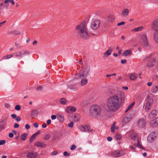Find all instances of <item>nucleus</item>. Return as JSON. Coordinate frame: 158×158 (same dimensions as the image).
Here are the masks:
<instances>
[{
  "label": "nucleus",
  "instance_id": "nucleus-1",
  "mask_svg": "<svg viewBox=\"0 0 158 158\" xmlns=\"http://www.w3.org/2000/svg\"><path fill=\"white\" fill-rule=\"evenodd\" d=\"M122 101V97L119 95L116 94L109 97L106 102V110L114 112L120 108Z\"/></svg>",
  "mask_w": 158,
  "mask_h": 158
},
{
  "label": "nucleus",
  "instance_id": "nucleus-2",
  "mask_svg": "<svg viewBox=\"0 0 158 158\" xmlns=\"http://www.w3.org/2000/svg\"><path fill=\"white\" fill-rule=\"evenodd\" d=\"M75 29L77 31L78 35L81 38L85 40L89 38V36L87 30L85 22H83L77 25Z\"/></svg>",
  "mask_w": 158,
  "mask_h": 158
},
{
  "label": "nucleus",
  "instance_id": "nucleus-3",
  "mask_svg": "<svg viewBox=\"0 0 158 158\" xmlns=\"http://www.w3.org/2000/svg\"><path fill=\"white\" fill-rule=\"evenodd\" d=\"M90 70L89 66L86 67L85 70L84 71L77 74V78L81 79V84L82 86H84L87 83L88 80L85 78L88 75Z\"/></svg>",
  "mask_w": 158,
  "mask_h": 158
},
{
  "label": "nucleus",
  "instance_id": "nucleus-4",
  "mask_svg": "<svg viewBox=\"0 0 158 158\" xmlns=\"http://www.w3.org/2000/svg\"><path fill=\"white\" fill-rule=\"evenodd\" d=\"M101 108L98 105H93L90 108V114L91 116L95 118L99 116L101 113Z\"/></svg>",
  "mask_w": 158,
  "mask_h": 158
},
{
  "label": "nucleus",
  "instance_id": "nucleus-5",
  "mask_svg": "<svg viewBox=\"0 0 158 158\" xmlns=\"http://www.w3.org/2000/svg\"><path fill=\"white\" fill-rule=\"evenodd\" d=\"M140 42L144 47L147 49L150 48V44H149L147 35L145 33H143L140 37Z\"/></svg>",
  "mask_w": 158,
  "mask_h": 158
},
{
  "label": "nucleus",
  "instance_id": "nucleus-6",
  "mask_svg": "<svg viewBox=\"0 0 158 158\" xmlns=\"http://www.w3.org/2000/svg\"><path fill=\"white\" fill-rule=\"evenodd\" d=\"M152 55L149 56H146L144 59L145 60L146 59H148L146 64V66L147 67L150 68L153 67L155 66L156 60L155 58L151 57Z\"/></svg>",
  "mask_w": 158,
  "mask_h": 158
},
{
  "label": "nucleus",
  "instance_id": "nucleus-7",
  "mask_svg": "<svg viewBox=\"0 0 158 158\" xmlns=\"http://www.w3.org/2000/svg\"><path fill=\"white\" fill-rule=\"evenodd\" d=\"M152 27L155 30L154 39L156 42L158 43V22L157 19H155L153 21Z\"/></svg>",
  "mask_w": 158,
  "mask_h": 158
},
{
  "label": "nucleus",
  "instance_id": "nucleus-8",
  "mask_svg": "<svg viewBox=\"0 0 158 158\" xmlns=\"http://www.w3.org/2000/svg\"><path fill=\"white\" fill-rule=\"evenodd\" d=\"M13 54L16 58H20L23 56L28 55L30 54V52L27 50H22L19 52H15Z\"/></svg>",
  "mask_w": 158,
  "mask_h": 158
},
{
  "label": "nucleus",
  "instance_id": "nucleus-9",
  "mask_svg": "<svg viewBox=\"0 0 158 158\" xmlns=\"http://www.w3.org/2000/svg\"><path fill=\"white\" fill-rule=\"evenodd\" d=\"M100 22L99 20L92 21L91 23V27L94 30L98 29L99 27Z\"/></svg>",
  "mask_w": 158,
  "mask_h": 158
},
{
  "label": "nucleus",
  "instance_id": "nucleus-10",
  "mask_svg": "<svg viewBox=\"0 0 158 158\" xmlns=\"http://www.w3.org/2000/svg\"><path fill=\"white\" fill-rule=\"evenodd\" d=\"M124 154V152L122 150L114 151L112 152V156L115 157H119Z\"/></svg>",
  "mask_w": 158,
  "mask_h": 158
},
{
  "label": "nucleus",
  "instance_id": "nucleus-11",
  "mask_svg": "<svg viewBox=\"0 0 158 158\" xmlns=\"http://www.w3.org/2000/svg\"><path fill=\"white\" fill-rule=\"evenodd\" d=\"M8 117H6L5 119H1L0 121V131H1L6 128V123L7 121Z\"/></svg>",
  "mask_w": 158,
  "mask_h": 158
},
{
  "label": "nucleus",
  "instance_id": "nucleus-12",
  "mask_svg": "<svg viewBox=\"0 0 158 158\" xmlns=\"http://www.w3.org/2000/svg\"><path fill=\"white\" fill-rule=\"evenodd\" d=\"M145 125V120L143 118H140L137 122V125L139 128H141L144 127Z\"/></svg>",
  "mask_w": 158,
  "mask_h": 158
},
{
  "label": "nucleus",
  "instance_id": "nucleus-13",
  "mask_svg": "<svg viewBox=\"0 0 158 158\" xmlns=\"http://www.w3.org/2000/svg\"><path fill=\"white\" fill-rule=\"evenodd\" d=\"M6 0L4 1L3 0H0V9H2L6 8H7L9 6V4L6 2Z\"/></svg>",
  "mask_w": 158,
  "mask_h": 158
},
{
  "label": "nucleus",
  "instance_id": "nucleus-14",
  "mask_svg": "<svg viewBox=\"0 0 158 158\" xmlns=\"http://www.w3.org/2000/svg\"><path fill=\"white\" fill-rule=\"evenodd\" d=\"M154 101L153 99H150L147 102L145 107V110L146 111H148L151 109V106L152 104Z\"/></svg>",
  "mask_w": 158,
  "mask_h": 158
},
{
  "label": "nucleus",
  "instance_id": "nucleus-15",
  "mask_svg": "<svg viewBox=\"0 0 158 158\" xmlns=\"http://www.w3.org/2000/svg\"><path fill=\"white\" fill-rule=\"evenodd\" d=\"M81 130L83 132H86L88 131L89 132H91L93 130H90V127L88 125L85 126H82L80 127Z\"/></svg>",
  "mask_w": 158,
  "mask_h": 158
},
{
  "label": "nucleus",
  "instance_id": "nucleus-16",
  "mask_svg": "<svg viewBox=\"0 0 158 158\" xmlns=\"http://www.w3.org/2000/svg\"><path fill=\"white\" fill-rule=\"evenodd\" d=\"M131 119V117L130 114H127L123 118L122 122L124 124L128 123Z\"/></svg>",
  "mask_w": 158,
  "mask_h": 158
},
{
  "label": "nucleus",
  "instance_id": "nucleus-17",
  "mask_svg": "<svg viewBox=\"0 0 158 158\" xmlns=\"http://www.w3.org/2000/svg\"><path fill=\"white\" fill-rule=\"evenodd\" d=\"M37 156V154L36 153L31 152L27 154V158H36Z\"/></svg>",
  "mask_w": 158,
  "mask_h": 158
},
{
  "label": "nucleus",
  "instance_id": "nucleus-18",
  "mask_svg": "<svg viewBox=\"0 0 158 158\" xmlns=\"http://www.w3.org/2000/svg\"><path fill=\"white\" fill-rule=\"evenodd\" d=\"M156 134L154 131L152 132L148 136V139L149 141H152L156 137Z\"/></svg>",
  "mask_w": 158,
  "mask_h": 158
},
{
  "label": "nucleus",
  "instance_id": "nucleus-19",
  "mask_svg": "<svg viewBox=\"0 0 158 158\" xmlns=\"http://www.w3.org/2000/svg\"><path fill=\"white\" fill-rule=\"evenodd\" d=\"M151 126L154 127L158 125V118L154 119L150 122Z\"/></svg>",
  "mask_w": 158,
  "mask_h": 158
},
{
  "label": "nucleus",
  "instance_id": "nucleus-20",
  "mask_svg": "<svg viewBox=\"0 0 158 158\" xmlns=\"http://www.w3.org/2000/svg\"><path fill=\"white\" fill-rule=\"evenodd\" d=\"M40 132V131L39 130L38 131L36 132L35 134H33L30 137V143H32L33 140L35 139L36 136L39 134Z\"/></svg>",
  "mask_w": 158,
  "mask_h": 158
},
{
  "label": "nucleus",
  "instance_id": "nucleus-21",
  "mask_svg": "<svg viewBox=\"0 0 158 158\" xmlns=\"http://www.w3.org/2000/svg\"><path fill=\"white\" fill-rule=\"evenodd\" d=\"M129 10L128 9H125L123 10L122 14V16L123 17H127L128 15Z\"/></svg>",
  "mask_w": 158,
  "mask_h": 158
},
{
  "label": "nucleus",
  "instance_id": "nucleus-22",
  "mask_svg": "<svg viewBox=\"0 0 158 158\" xmlns=\"http://www.w3.org/2000/svg\"><path fill=\"white\" fill-rule=\"evenodd\" d=\"M138 77V75L135 73H132L129 76L130 79L132 81L135 80Z\"/></svg>",
  "mask_w": 158,
  "mask_h": 158
},
{
  "label": "nucleus",
  "instance_id": "nucleus-23",
  "mask_svg": "<svg viewBox=\"0 0 158 158\" xmlns=\"http://www.w3.org/2000/svg\"><path fill=\"white\" fill-rule=\"evenodd\" d=\"M39 111L36 109L33 110H31V116H36L39 113Z\"/></svg>",
  "mask_w": 158,
  "mask_h": 158
},
{
  "label": "nucleus",
  "instance_id": "nucleus-24",
  "mask_svg": "<svg viewBox=\"0 0 158 158\" xmlns=\"http://www.w3.org/2000/svg\"><path fill=\"white\" fill-rule=\"evenodd\" d=\"M35 145L38 147L42 148L46 146V144L45 143L40 142H36L35 143Z\"/></svg>",
  "mask_w": 158,
  "mask_h": 158
},
{
  "label": "nucleus",
  "instance_id": "nucleus-25",
  "mask_svg": "<svg viewBox=\"0 0 158 158\" xmlns=\"http://www.w3.org/2000/svg\"><path fill=\"white\" fill-rule=\"evenodd\" d=\"M112 51V49L110 47L109 48V49L107 51L104 53V55H106V56H110L111 55V53Z\"/></svg>",
  "mask_w": 158,
  "mask_h": 158
},
{
  "label": "nucleus",
  "instance_id": "nucleus-26",
  "mask_svg": "<svg viewBox=\"0 0 158 158\" xmlns=\"http://www.w3.org/2000/svg\"><path fill=\"white\" fill-rule=\"evenodd\" d=\"M57 117L58 119L60 122H63L64 120V117L62 114H58Z\"/></svg>",
  "mask_w": 158,
  "mask_h": 158
},
{
  "label": "nucleus",
  "instance_id": "nucleus-27",
  "mask_svg": "<svg viewBox=\"0 0 158 158\" xmlns=\"http://www.w3.org/2000/svg\"><path fill=\"white\" fill-rule=\"evenodd\" d=\"M107 19V21H108L112 22L114 20V16L112 15H110L108 16Z\"/></svg>",
  "mask_w": 158,
  "mask_h": 158
},
{
  "label": "nucleus",
  "instance_id": "nucleus-28",
  "mask_svg": "<svg viewBox=\"0 0 158 158\" xmlns=\"http://www.w3.org/2000/svg\"><path fill=\"white\" fill-rule=\"evenodd\" d=\"M27 134L25 133L23 134L20 136V139L22 140H25L27 139Z\"/></svg>",
  "mask_w": 158,
  "mask_h": 158
},
{
  "label": "nucleus",
  "instance_id": "nucleus-29",
  "mask_svg": "<svg viewBox=\"0 0 158 158\" xmlns=\"http://www.w3.org/2000/svg\"><path fill=\"white\" fill-rule=\"evenodd\" d=\"M20 32L17 31L13 30L9 32V34H13L14 35H18L19 34Z\"/></svg>",
  "mask_w": 158,
  "mask_h": 158
},
{
  "label": "nucleus",
  "instance_id": "nucleus-30",
  "mask_svg": "<svg viewBox=\"0 0 158 158\" xmlns=\"http://www.w3.org/2000/svg\"><path fill=\"white\" fill-rule=\"evenodd\" d=\"M156 115V110H152L151 113L150 114L149 116L151 118H153Z\"/></svg>",
  "mask_w": 158,
  "mask_h": 158
},
{
  "label": "nucleus",
  "instance_id": "nucleus-31",
  "mask_svg": "<svg viewBox=\"0 0 158 158\" xmlns=\"http://www.w3.org/2000/svg\"><path fill=\"white\" fill-rule=\"evenodd\" d=\"M158 90V86H153L152 87L151 91L153 93L156 92Z\"/></svg>",
  "mask_w": 158,
  "mask_h": 158
},
{
  "label": "nucleus",
  "instance_id": "nucleus-32",
  "mask_svg": "<svg viewBox=\"0 0 158 158\" xmlns=\"http://www.w3.org/2000/svg\"><path fill=\"white\" fill-rule=\"evenodd\" d=\"M135 102H133L128 107L127 109L126 110L125 112L127 113L128 110H130L131 109L133 106L135 105Z\"/></svg>",
  "mask_w": 158,
  "mask_h": 158
},
{
  "label": "nucleus",
  "instance_id": "nucleus-33",
  "mask_svg": "<svg viewBox=\"0 0 158 158\" xmlns=\"http://www.w3.org/2000/svg\"><path fill=\"white\" fill-rule=\"evenodd\" d=\"M60 102L61 104L65 105L66 104L67 102L64 98H62L60 99Z\"/></svg>",
  "mask_w": 158,
  "mask_h": 158
},
{
  "label": "nucleus",
  "instance_id": "nucleus-34",
  "mask_svg": "<svg viewBox=\"0 0 158 158\" xmlns=\"http://www.w3.org/2000/svg\"><path fill=\"white\" fill-rule=\"evenodd\" d=\"M13 57L12 54L8 55L3 56L2 59L3 60L6 59L10 58Z\"/></svg>",
  "mask_w": 158,
  "mask_h": 158
},
{
  "label": "nucleus",
  "instance_id": "nucleus-35",
  "mask_svg": "<svg viewBox=\"0 0 158 158\" xmlns=\"http://www.w3.org/2000/svg\"><path fill=\"white\" fill-rule=\"evenodd\" d=\"M143 28V26L139 27L134 29V30L135 31H141Z\"/></svg>",
  "mask_w": 158,
  "mask_h": 158
},
{
  "label": "nucleus",
  "instance_id": "nucleus-36",
  "mask_svg": "<svg viewBox=\"0 0 158 158\" xmlns=\"http://www.w3.org/2000/svg\"><path fill=\"white\" fill-rule=\"evenodd\" d=\"M137 144L135 145V146L138 147H139L140 148H142L143 149H144V148L143 147V146L141 145V144H140L139 140L138 139H137Z\"/></svg>",
  "mask_w": 158,
  "mask_h": 158
},
{
  "label": "nucleus",
  "instance_id": "nucleus-37",
  "mask_svg": "<svg viewBox=\"0 0 158 158\" xmlns=\"http://www.w3.org/2000/svg\"><path fill=\"white\" fill-rule=\"evenodd\" d=\"M131 137L133 139L135 140L137 138V135L136 133H133L131 135Z\"/></svg>",
  "mask_w": 158,
  "mask_h": 158
},
{
  "label": "nucleus",
  "instance_id": "nucleus-38",
  "mask_svg": "<svg viewBox=\"0 0 158 158\" xmlns=\"http://www.w3.org/2000/svg\"><path fill=\"white\" fill-rule=\"evenodd\" d=\"M131 52V51L129 50H127L126 51H125L123 53V55L125 56H127Z\"/></svg>",
  "mask_w": 158,
  "mask_h": 158
},
{
  "label": "nucleus",
  "instance_id": "nucleus-39",
  "mask_svg": "<svg viewBox=\"0 0 158 158\" xmlns=\"http://www.w3.org/2000/svg\"><path fill=\"white\" fill-rule=\"evenodd\" d=\"M116 139L118 140H120L122 139V136L121 135L119 134H116L115 136Z\"/></svg>",
  "mask_w": 158,
  "mask_h": 158
},
{
  "label": "nucleus",
  "instance_id": "nucleus-40",
  "mask_svg": "<svg viewBox=\"0 0 158 158\" xmlns=\"http://www.w3.org/2000/svg\"><path fill=\"white\" fill-rule=\"evenodd\" d=\"M70 111L72 112H74L76 110V108L74 106H70Z\"/></svg>",
  "mask_w": 158,
  "mask_h": 158
},
{
  "label": "nucleus",
  "instance_id": "nucleus-41",
  "mask_svg": "<svg viewBox=\"0 0 158 158\" xmlns=\"http://www.w3.org/2000/svg\"><path fill=\"white\" fill-rule=\"evenodd\" d=\"M73 118H74V120L75 122L78 121L79 119L78 115H74L73 116Z\"/></svg>",
  "mask_w": 158,
  "mask_h": 158
},
{
  "label": "nucleus",
  "instance_id": "nucleus-42",
  "mask_svg": "<svg viewBox=\"0 0 158 158\" xmlns=\"http://www.w3.org/2000/svg\"><path fill=\"white\" fill-rule=\"evenodd\" d=\"M15 109L16 110L19 111L21 109V107L19 105H17L15 107Z\"/></svg>",
  "mask_w": 158,
  "mask_h": 158
},
{
  "label": "nucleus",
  "instance_id": "nucleus-43",
  "mask_svg": "<svg viewBox=\"0 0 158 158\" xmlns=\"http://www.w3.org/2000/svg\"><path fill=\"white\" fill-rule=\"evenodd\" d=\"M50 138V136L49 134H47L46 135L44 139L45 140H48Z\"/></svg>",
  "mask_w": 158,
  "mask_h": 158
},
{
  "label": "nucleus",
  "instance_id": "nucleus-44",
  "mask_svg": "<svg viewBox=\"0 0 158 158\" xmlns=\"http://www.w3.org/2000/svg\"><path fill=\"white\" fill-rule=\"evenodd\" d=\"M8 3L10 2L11 3L12 5H14L15 4V2L13 0H6Z\"/></svg>",
  "mask_w": 158,
  "mask_h": 158
},
{
  "label": "nucleus",
  "instance_id": "nucleus-45",
  "mask_svg": "<svg viewBox=\"0 0 158 158\" xmlns=\"http://www.w3.org/2000/svg\"><path fill=\"white\" fill-rule=\"evenodd\" d=\"M76 148V147L75 145L74 144L72 145L70 148V149L71 150H73L75 149Z\"/></svg>",
  "mask_w": 158,
  "mask_h": 158
},
{
  "label": "nucleus",
  "instance_id": "nucleus-46",
  "mask_svg": "<svg viewBox=\"0 0 158 158\" xmlns=\"http://www.w3.org/2000/svg\"><path fill=\"white\" fill-rule=\"evenodd\" d=\"M63 155L65 156H69L70 155V154L67 152H64Z\"/></svg>",
  "mask_w": 158,
  "mask_h": 158
},
{
  "label": "nucleus",
  "instance_id": "nucleus-47",
  "mask_svg": "<svg viewBox=\"0 0 158 158\" xmlns=\"http://www.w3.org/2000/svg\"><path fill=\"white\" fill-rule=\"evenodd\" d=\"M73 122H71L69 124L68 126L70 127H73Z\"/></svg>",
  "mask_w": 158,
  "mask_h": 158
},
{
  "label": "nucleus",
  "instance_id": "nucleus-48",
  "mask_svg": "<svg viewBox=\"0 0 158 158\" xmlns=\"http://www.w3.org/2000/svg\"><path fill=\"white\" fill-rule=\"evenodd\" d=\"M70 106L67 107L65 110L66 112L67 113H69L70 111Z\"/></svg>",
  "mask_w": 158,
  "mask_h": 158
},
{
  "label": "nucleus",
  "instance_id": "nucleus-49",
  "mask_svg": "<svg viewBox=\"0 0 158 158\" xmlns=\"http://www.w3.org/2000/svg\"><path fill=\"white\" fill-rule=\"evenodd\" d=\"M6 143V141L5 140H1L0 141V145H2L4 143Z\"/></svg>",
  "mask_w": 158,
  "mask_h": 158
},
{
  "label": "nucleus",
  "instance_id": "nucleus-50",
  "mask_svg": "<svg viewBox=\"0 0 158 158\" xmlns=\"http://www.w3.org/2000/svg\"><path fill=\"white\" fill-rule=\"evenodd\" d=\"M15 45L17 48H20L21 47V45L20 44L18 43L17 42H15Z\"/></svg>",
  "mask_w": 158,
  "mask_h": 158
},
{
  "label": "nucleus",
  "instance_id": "nucleus-51",
  "mask_svg": "<svg viewBox=\"0 0 158 158\" xmlns=\"http://www.w3.org/2000/svg\"><path fill=\"white\" fill-rule=\"evenodd\" d=\"M43 89V87L41 86H38L36 88V89L37 91H40L42 90Z\"/></svg>",
  "mask_w": 158,
  "mask_h": 158
},
{
  "label": "nucleus",
  "instance_id": "nucleus-52",
  "mask_svg": "<svg viewBox=\"0 0 158 158\" xmlns=\"http://www.w3.org/2000/svg\"><path fill=\"white\" fill-rule=\"evenodd\" d=\"M125 24V23L124 22L122 21L121 22L119 23H118V26H120L121 25H124Z\"/></svg>",
  "mask_w": 158,
  "mask_h": 158
},
{
  "label": "nucleus",
  "instance_id": "nucleus-53",
  "mask_svg": "<svg viewBox=\"0 0 158 158\" xmlns=\"http://www.w3.org/2000/svg\"><path fill=\"white\" fill-rule=\"evenodd\" d=\"M127 60L126 59L122 60H121V63L122 64H125L127 62Z\"/></svg>",
  "mask_w": 158,
  "mask_h": 158
},
{
  "label": "nucleus",
  "instance_id": "nucleus-54",
  "mask_svg": "<svg viewBox=\"0 0 158 158\" xmlns=\"http://www.w3.org/2000/svg\"><path fill=\"white\" fill-rule=\"evenodd\" d=\"M115 129V127L111 126V131L113 133L114 132Z\"/></svg>",
  "mask_w": 158,
  "mask_h": 158
},
{
  "label": "nucleus",
  "instance_id": "nucleus-55",
  "mask_svg": "<svg viewBox=\"0 0 158 158\" xmlns=\"http://www.w3.org/2000/svg\"><path fill=\"white\" fill-rule=\"evenodd\" d=\"M6 22V21H4L0 23V28Z\"/></svg>",
  "mask_w": 158,
  "mask_h": 158
},
{
  "label": "nucleus",
  "instance_id": "nucleus-56",
  "mask_svg": "<svg viewBox=\"0 0 158 158\" xmlns=\"http://www.w3.org/2000/svg\"><path fill=\"white\" fill-rule=\"evenodd\" d=\"M4 105H5V107H6V108H8L10 106V104H9L8 103H5L4 104Z\"/></svg>",
  "mask_w": 158,
  "mask_h": 158
},
{
  "label": "nucleus",
  "instance_id": "nucleus-57",
  "mask_svg": "<svg viewBox=\"0 0 158 158\" xmlns=\"http://www.w3.org/2000/svg\"><path fill=\"white\" fill-rule=\"evenodd\" d=\"M25 127L26 129H29L30 128V127L29 124H27L25 125Z\"/></svg>",
  "mask_w": 158,
  "mask_h": 158
},
{
  "label": "nucleus",
  "instance_id": "nucleus-58",
  "mask_svg": "<svg viewBox=\"0 0 158 158\" xmlns=\"http://www.w3.org/2000/svg\"><path fill=\"white\" fill-rule=\"evenodd\" d=\"M56 118V116L55 115H52L51 117V119L52 120H54Z\"/></svg>",
  "mask_w": 158,
  "mask_h": 158
},
{
  "label": "nucleus",
  "instance_id": "nucleus-59",
  "mask_svg": "<svg viewBox=\"0 0 158 158\" xmlns=\"http://www.w3.org/2000/svg\"><path fill=\"white\" fill-rule=\"evenodd\" d=\"M58 153V152L56 151H54L52 153V155L53 156V155H57Z\"/></svg>",
  "mask_w": 158,
  "mask_h": 158
},
{
  "label": "nucleus",
  "instance_id": "nucleus-60",
  "mask_svg": "<svg viewBox=\"0 0 158 158\" xmlns=\"http://www.w3.org/2000/svg\"><path fill=\"white\" fill-rule=\"evenodd\" d=\"M11 117L14 119L17 117V115L15 114H13L11 115Z\"/></svg>",
  "mask_w": 158,
  "mask_h": 158
},
{
  "label": "nucleus",
  "instance_id": "nucleus-61",
  "mask_svg": "<svg viewBox=\"0 0 158 158\" xmlns=\"http://www.w3.org/2000/svg\"><path fill=\"white\" fill-rule=\"evenodd\" d=\"M107 140L108 141H111L112 140V138L111 137L109 136L107 138Z\"/></svg>",
  "mask_w": 158,
  "mask_h": 158
},
{
  "label": "nucleus",
  "instance_id": "nucleus-62",
  "mask_svg": "<svg viewBox=\"0 0 158 158\" xmlns=\"http://www.w3.org/2000/svg\"><path fill=\"white\" fill-rule=\"evenodd\" d=\"M14 135L13 133H10L9 134V136L10 138H12L13 137Z\"/></svg>",
  "mask_w": 158,
  "mask_h": 158
},
{
  "label": "nucleus",
  "instance_id": "nucleus-63",
  "mask_svg": "<svg viewBox=\"0 0 158 158\" xmlns=\"http://www.w3.org/2000/svg\"><path fill=\"white\" fill-rule=\"evenodd\" d=\"M34 126L36 128H37L38 127V123H33Z\"/></svg>",
  "mask_w": 158,
  "mask_h": 158
},
{
  "label": "nucleus",
  "instance_id": "nucleus-64",
  "mask_svg": "<svg viewBox=\"0 0 158 158\" xmlns=\"http://www.w3.org/2000/svg\"><path fill=\"white\" fill-rule=\"evenodd\" d=\"M15 120L17 122H19L21 120V118L20 117L18 116L16 118Z\"/></svg>",
  "mask_w": 158,
  "mask_h": 158
}]
</instances>
